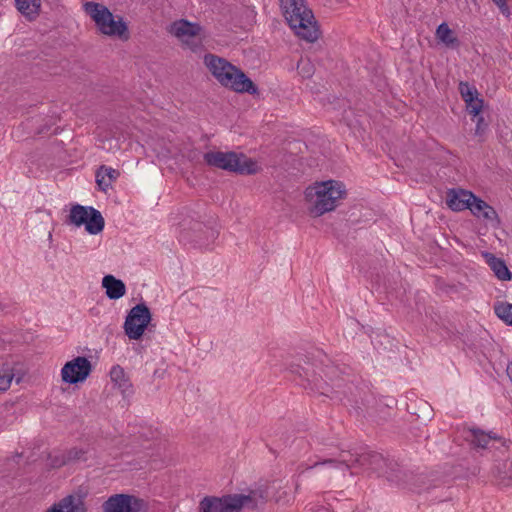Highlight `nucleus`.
<instances>
[{"instance_id": "nucleus-3", "label": "nucleus", "mask_w": 512, "mask_h": 512, "mask_svg": "<svg viewBox=\"0 0 512 512\" xmlns=\"http://www.w3.org/2000/svg\"><path fill=\"white\" fill-rule=\"evenodd\" d=\"M84 10L102 34L123 41L130 38L129 28L123 17L115 16L106 6L88 1L84 4Z\"/></svg>"}, {"instance_id": "nucleus-40", "label": "nucleus", "mask_w": 512, "mask_h": 512, "mask_svg": "<svg viewBox=\"0 0 512 512\" xmlns=\"http://www.w3.org/2000/svg\"><path fill=\"white\" fill-rule=\"evenodd\" d=\"M492 1L495 3V5L498 6V8L500 9L502 14L509 16L510 11H509V7L507 5L506 0H492Z\"/></svg>"}, {"instance_id": "nucleus-22", "label": "nucleus", "mask_w": 512, "mask_h": 512, "mask_svg": "<svg viewBox=\"0 0 512 512\" xmlns=\"http://www.w3.org/2000/svg\"><path fill=\"white\" fill-rule=\"evenodd\" d=\"M371 402L376 403V407L368 409L367 413L371 417H378L381 420H387L391 416L392 405L396 403L392 397H385L381 399H372ZM360 403H370V400H361Z\"/></svg>"}, {"instance_id": "nucleus-41", "label": "nucleus", "mask_w": 512, "mask_h": 512, "mask_svg": "<svg viewBox=\"0 0 512 512\" xmlns=\"http://www.w3.org/2000/svg\"><path fill=\"white\" fill-rule=\"evenodd\" d=\"M506 371H507V375L512 380V363L508 364Z\"/></svg>"}, {"instance_id": "nucleus-43", "label": "nucleus", "mask_w": 512, "mask_h": 512, "mask_svg": "<svg viewBox=\"0 0 512 512\" xmlns=\"http://www.w3.org/2000/svg\"><path fill=\"white\" fill-rule=\"evenodd\" d=\"M357 407H358V409H356V412H357V413H360V410H359V409H361V410H362V408H361V406H357Z\"/></svg>"}, {"instance_id": "nucleus-16", "label": "nucleus", "mask_w": 512, "mask_h": 512, "mask_svg": "<svg viewBox=\"0 0 512 512\" xmlns=\"http://www.w3.org/2000/svg\"><path fill=\"white\" fill-rule=\"evenodd\" d=\"M226 170L241 175H253L259 170L257 162L246 155L226 152Z\"/></svg>"}, {"instance_id": "nucleus-21", "label": "nucleus", "mask_w": 512, "mask_h": 512, "mask_svg": "<svg viewBox=\"0 0 512 512\" xmlns=\"http://www.w3.org/2000/svg\"><path fill=\"white\" fill-rule=\"evenodd\" d=\"M486 263L493 271L494 275L501 281H510L512 279V272L506 265V262L499 257H496L490 252L483 254Z\"/></svg>"}, {"instance_id": "nucleus-12", "label": "nucleus", "mask_w": 512, "mask_h": 512, "mask_svg": "<svg viewBox=\"0 0 512 512\" xmlns=\"http://www.w3.org/2000/svg\"><path fill=\"white\" fill-rule=\"evenodd\" d=\"M470 441L471 445L475 448L481 449H504L508 450L512 441L498 436L496 433L490 431L485 432L480 428H469L468 435L466 437Z\"/></svg>"}, {"instance_id": "nucleus-36", "label": "nucleus", "mask_w": 512, "mask_h": 512, "mask_svg": "<svg viewBox=\"0 0 512 512\" xmlns=\"http://www.w3.org/2000/svg\"><path fill=\"white\" fill-rule=\"evenodd\" d=\"M298 73L302 78H311L314 74L315 68L309 59L301 58L297 65Z\"/></svg>"}, {"instance_id": "nucleus-32", "label": "nucleus", "mask_w": 512, "mask_h": 512, "mask_svg": "<svg viewBox=\"0 0 512 512\" xmlns=\"http://www.w3.org/2000/svg\"><path fill=\"white\" fill-rule=\"evenodd\" d=\"M494 312L507 325L512 326V304L499 303L494 306Z\"/></svg>"}, {"instance_id": "nucleus-31", "label": "nucleus", "mask_w": 512, "mask_h": 512, "mask_svg": "<svg viewBox=\"0 0 512 512\" xmlns=\"http://www.w3.org/2000/svg\"><path fill=\"white\" fill-rule=\"evenodd\" d=\"M88 451L83 448L73 447L65 451L68 464L76 462H86Z\"/></svg>"}, {"instance_id": "nucleus-42", "label": "nucleus", "mask_w": 512, "mask_h": 512, "mask_svg": "<svg viewBox=\"0 0 512 512\" xmlns=\"http://www.w3.org/2000/svg\"><path fill=\"white\" fill-rule=\"evenodd\" d=\"M5 308L6 306L0 302V311H3Z\"/></svg>"}, {"instance_id": "nucleus-24", "label": "nucleus", "mask_w": 512, "mask_h": 512, "mask_svg": "<svg viewBox=\"0 0 512 512\" xmlns=\"http://www.w3.org/2000/svg\"><path fill=\"white\" fill-rule=\"evenodd\" d=\"M17 10L28 20H35L41 10V0H15Z\"/></svg>"}, {"instance_id": "nucleus-6", "label": "nucleus", "mask_w": 512, "mask_h": 512, "mask_svg": "<svg viewBox=\"0 0 512 512\" xmlns=\"http://www.w3.org/2000/svg\"><path fill=\"white\" fill-rule=\"evenodd\" d=\"M345 194V186L340 181L327 180L318 183L315 187V199L309 209L310 214L319 217L334 210L337 206V200L342 199Z\"/></svg>"}, {"instance_id": "nucleus-33", "label": "nucleus", "mask_w": 512, "mask_h": 512, "mask_svg": "<svg viewBox=\"0 0 512 512\" xmlns=\"http://www.w3.org/2000/svg\"><path fill=\"white\" fill-rule=\"evenodd\" d=\"M459 92L464 102H473L479 97V93L475 86L470 85L468 82L461 81L459 83Z\"/></svg>"}, {"instance_id": "nucleus-17", "label": "nucleus", "mask_w": 512, "mask_h": 512, "mask_svg": "<svg viewBox=\"0 0 512 512\" xmlns=\"http://www.w3.org/2000/svg\"><path fill=\"white\" fill-rule=\"evenodd\" d=\"M227 6L229 7L231 20L236 27L247 28L255 23L257 13L254 7L244 3L235 5L226 3Z\"/></svg>"}, {"instance_id": "nucleus-30", "label": "nucleus", "mask_w": 512, "mask_h": 512, "mask_svg": "<svg viewBox=\"0 0 512 512\" xmlns=\"http://www.w3.org/2000/svg\"><path fill=\"white\" fill-rule=\"evenodd\" d=\"M470 198L469 209L471 213L477 218H481V214L485 208H487V202L476 196L474 193L466 194Z\"/></svg>"}, {"instance_id": "nucleus-25", "label": "nucleus", "mask_w": 512, "mask_h": 512, "mask_svg": "<svg viewBox=\"0 0 512 512\" xmlns=\"http://www.w3.org/2000/svg\"><path fill=\"white\" fill-rule=\"evenodd\" d=\"M204 63L215 78L224 85V58L207 53L204 56Z\"/></svg>"}, {"instance_id": "nucleus-37", "label": "nucleus", "mask_w": 512, "mask_h": 512, "mask_svg": "<svg viewBox=\"0 0 512 512\" xmlns=\"http://www.w3.org/2000/svg\"><path fill=\"white\" fill-rule=\"evenodd\" d=\"M484 100L482 98H476L473 102H465L466 109L469 112V114L473 115L474 117H477L480 115V112L483 108Z\"/></svg>"}, {"instance_id": "nucleus-2", "label": "nucleus", "mask_w": 512, "mask_h": 512, "mask_svg": "<svg viewBox=\"0 0 512 512\" xmlns=\"http://www.w3.org/2000/svg\"><path fill=\"white\" fill-rule=\"evenodd\" d=\"M287 23L300 38L314 42L319 38V29L314 15L305 5V0H280Z\"/></svg>"}, {"instance_id": "nucleus-4", "label": "nucleus", "mask_w": 512, "mask_h": 512, "mask_svg": "<svg viewBox=\"0 0 512 512\" xmlns=\"http://www.w3.org/2000/svg\"><path fill=\"white\" fill-rule=\"evenodd\" d=\"M347 456L349 458L342 456L339 460L332 458L319 459L312 464H305V470L326 465L335 468H350L351 466L357 464L358 466L382 473L384 472L387 463H390L386 458L383 457L382 454L375 451H363L356 455L348 454Z\"/></svg>"}, {"instance_id": "nucleus-10", "label": "nucleus", "mask_w": 512, "mask_h": 512, "mask_svg": "<svg viewBox=\"0 0 512 512\" xmlns=\"http://www.w3.org/2000/svg\"><path fill=\"white\" fill-rule=\"evenodd\" d=\"M103 512H142L147 510L144 499L135 495L119 493L108 497L102 504Z\"/></svg>"}, {"instance_id": "nucleus-46", "label": "nucleus", "mask_w": 512, "mask_h": 512, "mask_svg": "<svg viewBox=\"0 0 512 512\" xmlns=\"http://www.w3.org/2000/svg\"><path fill=\"white\" fill-rule=\"evenodd\" d=\"M38 133H39V134L44 133V129L39 130V132H38Z\"/></svg>"}, {"instance_id": "nucleus-23", "label": "nucleus", "mask_w": 512, "mask_h": 512, "mask_svg": "<svg viewBox=\"0 0 512 512\" xmlns=\"http://www.w3.org/2000/svg\"><path fill=\"white\" fill-rule=\"evenodd\" d=\"M120 176V172L116 169L101 165L96 171V183L99 186V190L106 192L114 182Z\"/></svg>"}, {"instance_id": "nucleus-29", "label": "nucleus", "mask_w": 512, "mask_h": 512, "mask_svg": "<svg viewBox=\"0 0 512 512\" xmlns=\"http://www.w3.org/2000/svg\"><path fill=\"white\" fill-rule=\"evenodd\" d=\"M511 468L512 462L508 460L498 462L494 468L495 476L500 480L502 484L506 486L512 483V472L510 471Z\"/></svg>"}, {"instance_id": "nucleus-18", "label": "nucleus", "mask_w": 512, "mask_h": 512, "mask_svg": "<svg viewBox=\"0 0 512 512\" xmlns=\"http://www.w3.org/2000/svg\"><path fill=\"white\" fill-rule=\"evenodd\" d=\"M472 193L473 192L461 188L449 189L446 193V204L452 211L455 212L466 210L470 205V198L465 195Z\"/></svg>"}, {"instance_id": "nucleus-39", "label": "nucleus", "mask_w": 512, "mask_h": 512, "mask_svg": "<svg viewBox=\"0 0 512 512\" xmlns=\"http://www.w3.org/2000/svg\"><path fill=\"white\" fill-rule=\"evenodd\" d=\"M476 118L475 136L483 138L488 130V123L485 121L482 115Z\"/></svg>"}, {"instance_id": "nucleus-28", "label": "nucleus", "mask_w": 512, "mask_h": 512, "mask_svg": "<svg viewBox=\"0 0 512 512\" xmlns=\"http://www.w3.org/2000/svg\"><path fill=\"white\" fill-rule=\"evenodd\" d=\"M198 510V512H224V495L221 497H204L200 501Z\"/></svg>"}, {"instance_id": "nucleus-7", "label": "nucleus", "mask_w": 512, "mask_h": 512, "mask_svg": "<svg viewBox=\"0 0 512 512\" xmlns=\"http://www.w3.org/2000/svg\"><path fill=\"white\" fill-rule=\"evenodd\" d=\"M65 223L75 227L84 226L85 231L91 235L101 233L105 227V220L99 210L78 203L71 205Z\"/></svg>"}, {"instance_id": "nucleus-8", "label": "nucleus", "mask_w": 512, "mask_h": 512, "mask_svg": "<svg viewBox=\"0 0 512 512\" xmlns=\"http://www.w3.org/2000/svg\"><path fill=\"white\" fill-rule=\"evenodd\" d=\"M269 499L266 488L250 489L247 494H226V512H248L263 509Z\"/></svg>"}, {"instance_id": "nucleus-5", "label": "nucleus", "mask_w": 512, "mask_h": 512, "mask_svg": "<svg viewBox=\"0 0 512 512\" xmlns=\"http://www.w3.org/2000/svg\"><path fill=\"white\" fill-rule=\"evenodd\" d=\"M179 239L183 243H191L195 246H208L219 236V231L200 220V215H188L179 223Z\"/></svg>"}, {"instance_id": "nucleus-20", "label": "nucleus", "mask_w": 512, "mask_h": 512, "mask_svg": "<svg viewBox=\"0 0 512 512\" xmlns=\"http://www.w3.org/2000/svg\"><path fill=\"white\" fill-rule=\"evenodd\" d=\"M110 378L121 390L124 398H129L134 394L133 385L121 366L115 365L111 368Z\"/></svg>"}, {"instance_id": "nucleus-13", "label": "nucleus", "mask_w": 512, "mask_h": 512, "mask_svg": "<svg viewBox=\"0 0 512 512\" xmlns=\"http://www.w3.org/2000/svg\"><path fill=\"white\" fill-rule=\"evenodd\" d=\"M226 87L237 93H258L257 85L239 68L226 60Z\"/></svg>"}, {"instance_id": "nucleus-1", "label": "nucleus", "mask_w": 512, "mask_h": 512, "mask_svg": "<svg viewBox=\"0 0 512 512\" xmlns=\"http://www.w3.org/2000/svg\"><path fill=\"white\" fill-rule=\"evenodd\" d=\"M288 369L301 379L298 384L305 389L309 388L326 396H329V392H331L337 394L335 398H340L339 395L343 394L348 403H359L357 399L350 397L353 395L354 387L350 385L345 389L344 379H339V375L344 373V370L331 363L326 355H323L322 359L313 358V361L307 358L304 360V365L291 363ZM331 397L334 398V396Z\"/></svg>"}, {"instance_id": "nucleus-9", "label": "nucleus", "mask_w": 512, "mask_h": 512, "mask_svg": "<svg viewBox=\"0 0 512 512\" xmlns=\"http://www.w3.org/2000/svg\"><path fill=\"white\" fill-rule=\"evenodd\" d=\"M152 313L145 302L133 306L127 313L123 325L124 333L130 340H141L145 331L154 327Z\"/></svg>"}, {"instance_id": "nucleus-26", "label": "nucleus", "mask_w": 512, "mask_h": 512, "mask_svg": "<svg viewBox=\"0 0 512 512\" xmlns=\"http://www.w3.org/2000/svg\"><path fill=\"white\" fill-rule=\"evenodd\" d=\"M13 379H16V383H20L22 375L16 367H11L9 363H4L0 368V391H6Z\"/></svg>"}, {"instance_id": "nucleus-45", "label": "nucleus", "mask_w": 512, "mask_h": 512, "mask_svg": "<svg viewBox=\"0 0 512 512\" xmlns=\"http://www.w3.org/2000/svg\"><path fill=\"white\" fill-rule=\"evenodd\" d=\"M357 407H358V409H356V412H357V413H360V410H359V409H361V410H362V408H361V406H357Z\"/></svg>"}, {"instance_id": "nucleus-15", "label": "nucleus", "mask_w": 512, "mask_h": 512, "mask_svg": "<svg viewBox=\"0 0 512 512\" xmlns=\"http://www.w3.org/2000/svg\"><path fill=\"white\" fill-rule=\"evenodd\" d=\"M88 491L79 487L73 494L67 495L59 502L54 503L45 512H87L84 502Z\"/></svg>"}, {"instance_id": "nucleus-11", "label": "nucleus", "mask_w": 512, "mask_h": 512, "mask_svg": "<svg viewBox=\"0 0 512 512\" xmlns=\"http://www.w3.org/2000/svg\"><path fill=\"white\" fill-rule=\"evenodd\" d=\"M93 366L85 356H77L67 361L61 369L62 381L67 384L83 383L90 376Z\"/></svg>"}, {"instance_id": "nucleus-27", "label": "nucleus", "mask_w": 512, "mask_h": 512, "mask_svg": "<svg viewBox=\"0 0 512 512\" xmlns=\"http://www.w3.org/2000/svg\"><path fill=\"white\" fill-rule=\"evenodd\" d=\"M436 38L449 48H458L459 39L454 35L447 23H441L436 29Z\"/></svg>"}, {"instance_id": "nucleus-44", "label": "nucleus", "mask_w": 512, "mask_h": 512, "mask_svg": "<svg viewBox=\"0 0 512 512\" xmlns=\"http://www.w3.org/2000/svg\"><path fill=\"white\" fill-rule=\"evenodd\" d=\"M357 407H358V409H356V412H357V413H360V410H359V409H361V410H362V408H361V406H357Z\"/></svg>"}, {"instance_id": "nucleus-14", "label": "nucleus", "mask_w": 512, "mask_h": 512, "mask_svg": "<svg viewBox=\"0 0 512 512\" xmlns=\"http://www.w3.org/2000/svg\"><path fill=\"white\" fill-rule=\"evenodd\" d=\"M201 30L202 27L199 23L191 22L184 18L173 21L168 28V32L171 35L187 43L193 52H197L198 49H201L202 45L194 42L190 45L187 39L198 36Z\"/></svg>"}, {"instance_id": "nucleus-38", "label": "nucleus", "mask_w": 512, "mask_h": 512, "mask_svg": "<svg viewBox=\"0 0 512 512\" xmlns=\"http://www.w3.org/2000/svg\"><path fill=\"white\" fill-rule=\"evenodd\" d=\"M481 218L488 220L491 223H495L497 225L500 223V219L498 217L496 210L488 203H487V208H485V210H483V212L481 214Z\"/></svg>"}, {"instance_id": "nucleus-35", "label": "nucleus", "mask_w": 512, "mask_h": 512, "mask_svg": "<svg viewBox=\"0 0 512 512\" xmlns=\"http://www.w3.org/2000/svg\"><path fill=\"white\" fill-rule=\"evenodd\" d=\"M47 461L50 469H58L68 464L65 451L48 453Z\"/></svg>"}, {"instance_id": "nucleus-19", "label": "nucleus", "mask_w": 512, "mask_h": 512, "mask_svg": "<svg viewBox=\"0 0 512 512\" xmlns=\"http://www.w3.org/2000/svg\"><path fill=\"white\" fill-rule=\"evenodd\" d=\"M102 287L108 299L118 300L126 294V285L114 275L107 274L102 278Z\"/></svg>"}, {"instance_id": "nucleus-34", "label": "nucleus", "mask_w": 512, "mask_h": 512, "mask_svg": "<svg viewBox=\"0 0 512 512\" xmlns=\"http://www.w3.org/2000/svg\"><path fill=\"white\" fill-rule=\"evenodd\" d=\"M204 160L207 165L224 170V152H206Z\"/></svg>"}]
</instances>
